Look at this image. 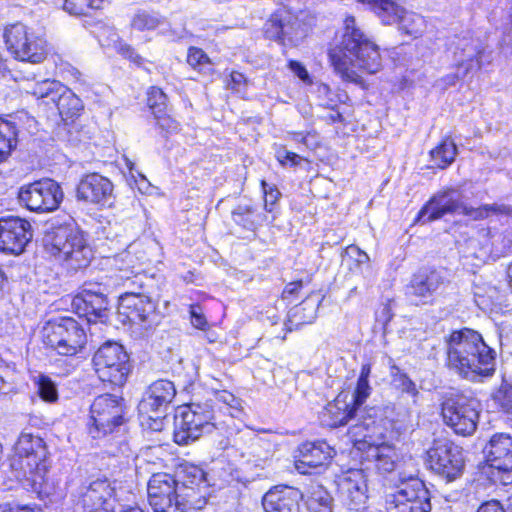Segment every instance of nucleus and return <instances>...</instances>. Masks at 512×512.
<instances>
[{
  "label": "nucleus",
  "instance_id": "1",
  "mask_svg": "<svg viewBox=\"0 0 512 512\" xmlns=\"http://www.w3.org/2000/svg\"><path fill=\"white\" fill-rule=\"evenodd\" d=\"M342 42L329 50V59L334 71L347 82L362 83L356 69L370 74L382 67L378 46L357 25L353 16L346 17Z\"/></svg>",
  "mask_w": 512,
  "mask_h": 512
},
{
  "label": "nucleus",
  "instance_id": "2",
  "mask_svg": "<svg viewBox=\"0 0 512 512\" xmlns=\"http://www.w3.org/2000/svg\"><path fill=\"white\" fill-rule=\"evenodd\" d=\"M495 351L472 329L454 331L447 339L448 367L460 376L475 381L492 376L495 371Z\"/></svg>",
  "mask_w": 512,
  "mask_h": 512
},
{
  "label": "nucleus",
  "instance_id": "3",
  "mask_svg": "<svg viewBox=\"0 0 512 512\" xmlns=\"http://www.w3.org/2000/svg\"><path fill=\"white\" fill-rule=\"evenodd\" d=\"M46 248L67 270L74 272L87 268L94 258L93 249L83 233L74 229L57 230Z\"/></svg>",
  "mask_w": 512,
  "mask_h": 512
},
{
  "label": "nucleus",
  "instance_id": "4",
  "mask_svg": "<svg viewBox=\"0 0 512 512\" xmlns=\"http://www.w3.org/2000/svg\"><path fill=\"white\" fill-rule=\"evenodd\" d=\"M216 428L212 400L191 402L182 406L174 420V441L188 445Z\"/></svg>",
  "mask_w": 512,
  "mask_h": 512
},
{
  "label": "nucleus",
  "instance_id": "5",
  "mask_svg": "<svg viewBox=\"0 0 512 512\" xmlns=\"http://www.w3.org/2000/svg\"><path fill=\"white\" fill-rule=\"evenodd\" d=\"M375 429L376 421L369 415L364 425L352 424L348 434L354 446L364 453L366 460L373 462L379 471L390 473L396 468L399 455L393 445L384 442L378 444L373 440Z\"/></svg>",
  "mask_w": 512,
  "mask_h": 512
},
{
  "label": "nucleus",
  "instance_id": "6",
  "mask_svg": "<svg viewBox=\"0 0 512 512\" xmlns=\"http://www.w3.org/2000/svg\"><path fill=\"white\" fill-rule=\"evenodd\" d=\"M43 342L58 354L72 356L86 343V334L73 318L64 317L48 321L42 329Z\"/></svg>",
  "mask_w": 512,
  "mask_h": 512
},
{
  "label": "nucleus",
  "instance_id": "7",
  "mask_svg": "<svg viewBox=\"0 0 512 512\" xmlns=\"http://www.w3.org/2000/svg\"><path fill=\"white\" fill-rule=\"evenodd\" d=\"M3 38L8 51L18 60L41 63L48 54L46 40L22 23L6 26Z\"/></svg>",
  "mask_w": 512,
  "mask_h": 512
},
{
  "label": "nucleus",
  "instance_id": "8",
  "mask_svg": "<svg viewBox=\"0 0 512 512\" xmlns=\"http://www.w3.org/2000/svg\"><path fill=\"white\" fill-rule=\"evenodd\" d=\"M93 365L99 379L114 385H123L130 372L129 355L117 342L101 345L93 356Z\"/></svg>",
  "mask_w": 512,
  "mask_h": 512
},
{
  "label": "nucleus",
  "instance_id": "9",
  "mask_svg": "<svg viewBox=\"0 0 512 512\" xmlns=\"http://www.w3.org/2000/svg\"><path fill=\"white\" fill-rule=\"evenodd\" d=\"M489 478L503 489L512 490V436L495 433L485 446Z\"/></svg>",
  "mask_w": 512,
  "mask_h": 512
},
{
  "label": "nucleus",
  "instance_id": "10",
  "mask_svg": "<svg viewBox=\"0 0 512 512\" xmlns=\"http://www.w3.org/2000/svg\"><path fill=\"white\" fill-rule=\"evenodd\" d=\"M124 413L123 399L103 394L94 399L90 406V416L87 422L89 435L98 439L111 433L122 423Z\"/></svg>",
  "mask_w": 512,
  "mask_h": 512
},
{
  "label": "nucleus",
  "instance_id": "11",
  "mask_svg": "<svg viewBox=\"0 0 512 512\" xmlns=\"http://www.w3.org/2000/svg\"><path fill=\"white\" fill-rule=\"evenodd\" d=\"M61 186L50 178L25 184L19 188V203L30 211L46 213L55 211L63 200Z\"/></svg>",
  "mask_w": 512,
  "mask_h": 512
},
{
  "label": "nucleus",
  "instance_id": "12",
  "mask_svg": "<svg viewBox=\"0 0 512 512\" xmlns=\"http://www.w3.org/2000/svg\"><path fill=\"white\" fill-rule=\"evenodd\" d=\"M389 502L396 512H430V494L424 483L415 477L399 474L395 491L390 494Z\"/></svg>",
  "mask_w": 512,
  "mask_h": 512
},
{
  "label": "nucleus",
  "instance_id": "13",
  "mask_svg": "<svg viewBox=\"0 0 512 512\" xmlns=\"http://www.w3.org/2000/svg\"><path fill=\"white\" fill-rule=\"evenodd\" d=\"M430 468L438 475L453 481L463 473L465 460L463 449L447 439H437L427 451Z\"/></svg>",
  "mask_w": 512,
  "mask_h": 512
},
{
  "label": "nucleus",
  "instance_id": "14",
  "mask_svg": "<svg viewBox=\"0 0 512 512\" xmlns=\"http://www.w3.org/2000/svg\"><path fill=\"white\" fill-rule=\"evenodd\" d=\"M372 6L376 15L383 24L399 23L400 29L414 38L422 36L426 29L425 19L413 12H407L395 0H358Z\"/></svg>",
  "mask_w": 512,
  "mask_h": 512
},
{
  "label": "nucleus",
  "instance_id": "15",
  "mask_svg": "<svg viewBox=\"0 0 512 512\" xmlns=\"http://www.w3.org/2000/svg\"><path fill=\"white\" fill-rule=\"evenodd\" d=\"M442 417L445 424L456 434L471 435L476 430L479 417L477 403L464 396L447 398L442 403Z\"/></svg>",
  "mask_w": 512,
  "mask_h": 512
},
{
  "label": "nucleus",
  "instance_id": "16",
  "mask_svg": "<svg viewBox=\"0 0 512 512\" xmlns=\"http://www.w3.org/2000/svg\"><path fill=\"white\" fill-rule=\"evenodd\" d=\"M120 308L130 322L139 325L144 330L154 328L161 320L156 303L150 297L140 293L127 291L122 294Z\"/></svg>",
  "mask_w": 512,
  "mask_h": 512
},
{
  "label": "nucleus",
  "instance_id": "17",
  "mask_svg": "<svg viewBox=\"0 0 512 512\" xmlns=\"http://www.w3.org/2000/svg\"><path fill=\"white\" fill-rule=\"evenodd\" d=\"M178 482L167 473L153 474L148 482L149 504L154 512L177 511Z\"/></svg>",
  "mask_w": 512,
  "mask_h": 512
},
{
  "label": "nucleus",
  "instance_id": "18",
  "mask_svg": "<svg viewBox=\"0 0 512 512\" xmlns=\"http://www.w3.org/2000/svg\"><path fill=\"white\" fill-rule=\"evenodd\" d=\"M32 238L30 222L19 217L0 219V251L19 255Z\"/></svg>",
  "mask_w": 512,
  "mask_h": 512
},
{
  "label": "nucleus",
  "instance_id": "19",
  "mask_svg": "<svg viewBox=\"0 0 512 512\" xmlns=\"http://www.w3.org/2000/svg\"><path fill=\"white\" fill-rule=\"evenodd\" d=\"M338 494L350 510L359 511L365 508L367 495V480L362 470H350L337 480Z\"/></svg>",
  "mask_w": 512,
  "mask_h": 512
},
{
  "label": "nucleus",
  "instance_id": "20",
  "mask_svg": "<svg viewBox=\"0 0 512 512\" xmlns=\"http://www.w3.org/2000/svg\"><path fill=\"white\" fill-rule=\"evenodd\" d=\"M348 395L339 394L329 402L320 413V421L324 426L335 428L355 421L354 424L364 425L369 416L361 415L357 408L347 401Z\"/></svg>",
  "mask_w": 512,
  "mask_h": 512
},
{
  "label": "nucleus",
  "instance_id": "21",
  "mask_svg": "<svg viewBox=\"0 0 512 512\" xmlns=\"http://www.w3.org/2000/svg\"><path fill=\"white\" fill-rule=\"evenodd\" d=\"M455 194L454 189H447L433 196L420 210L416 222L425 224L452 213H462L464 215V209L469 207L464 205Z\"/></svg>",
  "mask_w": 512,
  "mask_h": 512
},
{
  "label": "nucleus",
  "instance_id": "22",
  "mask_svg": "<svg viewBox=\"0 0 512 512\" xmlns=\"http://www.w3.org/2000/svg\"><path fill=\"white\" fill-rule=\"evenodd\" d=\"M176 395L174 383L159 379L151 383L139 403V411L142 414L164 413L172 403Z\"/></svg>",
  "mask_w": 512,
  "mask_h": 512
},
{
  "label": "nucleus",
  "instance_id": "23",
  "mask_svg": "<svg viewBox=\"0 0 512 512\" xmlns=\"http://www.w3.org/2000/svg\"><path fill=\"white\" fill-rule=\"evenodd\" d=\"M114 488L106 478L89 483L81 494V504L85 512L114 511Z\"/></svg>",
  "mask_w": 512,
  "mask_h": 512
},
{
  "label": "nucleus",
  "instance_id": "24",
  "mask_svg": "<svg viewBox=\"0 0 512 512\" xmlns=\"http://www.w3.org/2000/svg\"><path fill=\"white\" fill-rule=\"evenodd\" d=\"M188 474L192 476L189 481L191 485L189 486L187 482H182L181 486L178 485L176 507L177 510L182 512L200 510L207 503L205 496L200 493V487L205 480L203 470L198 467H191Z\"/></svg>",
  "mask_w": 512,
  "mask_h": 512
},
{
  "label": "nucleus",
  "instance_id": "25",
  "mask_svg": "<svg viewBox=\"0 0 512 512\" xmlns=\"http://www.w3.org/2000/svg\"><path fill=\"white\" fill-rule=\"evenodd\" d=\"M302 498L296 488L276 486L265 493L262 506L265 512H301Z\"/></svg>",
  "mask_w": 512,
  "mask_h": 512
},
{
  "label": "nucleus",
  "instance_id": "26",
  "mask_svg": "<svg viewBox=\"0 0 512 512\" xmlns=\"http://www.w3.org/2000/svg\"><path fill=\"white\" fill-rule=\"evenodd\" d=\"M112 182L97 173L83 177L77 186V198L93 204H105L112 198Z\"/></svg>",
  "mask_w": 512,
  "mask_h": 512
},
{
  "label": "nucleus",
  "instance_id": "27",
  "mask_svg": "<svg viewBox=\"0 0 512 512\" xmlns=\"http://www.w3.org/2000/svg\"><path fill=\"white\" fill-rule=\"evenodd\" d=\"M32 456L14 454L10 459V468L14 477L20 482H26L33 489L41 486L46 473L44 461L32 464Z\"/></svg>",
  "mask_w": 512,
  "mask_h": 512
},
{
  "label": "nucleus",
  "instance_id": "28",
  "mask_svg": "<svg viewBox=\"0 0 512 512\" xmlns=\"http://www.w3.org/2000/svg\"><path fill=\"white\" fill-rule=\"evenodd\" d=\"M333 449L326 442H305L299 447L296 469L306 474V468H317L332 457Z\"/></svg>",
  "mask_w": 512,
  "mask_h": 512
},
{
  "label": "nucleus",
  "instance_id": "29",
  "mask_svg": "<svg viewBox=\"0 0 512 512\" xmlns=\"http://www.w3.org/2000/svg\"><path fill=\"white\" fill-rule=\"evenodd\" d=\"M483 49L479 40L472 38L460 39L455 48L454 57L463 74H468L481 67Z\"/></svg>",
  "mask_w": 512,
  "mask_h": 512
},
{
  "label": "nucleus",
  "instance_id": "30",
  "mask_svg": "<svg viewBox=\"0 0 512 512\" xmlns=\"http://www.w3.org/2000/svg\"><path fill=\"white\" fill-rule=\"evenodd\" d=\"M73 305L77 308L81 316H85L88 321L106 316L108 308L107 297L102 292H92L84 290L73 300Z\"/></svg>",
  "mask_w": 512,
  "mask_h": 512
},
{
  "label": "nucleus",
  "instance_id": "31",
  "mask_svg": "<svg viewBox=\"0 0 512 512\" xmlns=\"http://www.w3.org/2000/svg\"><path fill=\"white\" fill-rule=\"evenodd\" d=\"M444 282L445 277L441 271L422 269L411 280V293L427 299L437 292Z\"/></svg>",
  "mask_w": 512,
  "mask_h": 512
},
{
  "label": "nucleus",
  "instance_id": "32",
  "mask_svg": "<svg viewBox=\"0 0 512 512\" xmlns=\"http://www.w3.org/2000/svg\"><path fill=\"white\" fill-rule=\"evenodd\" d=\"M51 104L57 108L59 115L64 121L78 116L83 109L81 99L63 84L57 92L55 101H52Z\"/></svg>",
  "mask_w": 512,
  "mask_h": 512
},
{
  "label": "nucleus",
  "instance_id": "33",
  "mask_svg": "<svg viewBox=\"0 0 512 512\" xmlns=\"http://www.w3.org/2000/svg\"><path fill=\"white\" fill-rule=\"evenodd\" d=\"M321 300L318 297L309 296L302 303L292 308L289 312V330L298 328L304 324H311L317 317V311Z\"/></svg>",
  "mask_w": 512,
  "mask_h": 512
},
{
  "label": "nucleus",
  "instance_id": "34",
  "mask_svg": "<svg viewBox=\"0 0 512 512\" xmlns=\"http://www.w3.org/2000/svg\"><path fill=\"white\" fill-rule=\"evenodd\" d=\"M15 453L27 457L32 456V464H35L36 461L45 460L47 451L42 438L23 433L15 445Z\"/></svg>",
  "mask_w": 512,
  "mask_h": 512
},
{
  "label": "nucleus",
  "instance_id": "35",
  "mask_svg": "<svg viewBox=\"0 0 512 512\" xmlns=\"http://www.w3.org/2000/svg\"><path fill=\"white\" fill-rule=\"evenodd\" d=\"M290 25L284 22L281 15H273L265 24L264 32L267 38L279 41L283 44L293 42V34L288 31Z\"/></svg>",
  "mask_w": 512,
  "mask_h": 512
},
{
  "label": "nucleus",
  "instance_id": "36",
  "mask_svg": "<svg viewBox=\"0 0 512 512\" xmlns=\"http://www.w3.org/2000/svg\"><path fill=\"white\" fill-rule=\"evenodd\" d=\"M371 374V365L364 364L361 367L360 375L357 380L356 388L350 403L357 408V411L364 415V411L360 409V406L370 396L372 388L369 385V376Z\"/></svg>",
  "mask_w": 512,
  "mask_h": 512
},
{
  "label": "nucleus",
  "instance_id": "37",
  "mask_svg": "<svg viewBox=\"0 0 512 512\" xmlns=\"http://www.w3.org/2000/svg\"><path fill=\"white\" fill-rule=\"evenodd\" d=\"M431 159L441 169L448 167L455 160L457 147L450 138H445L437 147L430 151Z\"/></svg>",
  "mask_w": 512,
  "mask_h": 512
},
{
  "label": "nucleus",
  "instance_id": "38",
  "mask_svg": "<svg viewBox=\"0 0 512 512\" xmlns=\"http://www.w3.org/2000/svg\"><path fill=\"white\" fill-rule=\"evenodd\" d=\"M17 129L14 123L0 118V161L16 147Z\"/></svg>",
  "mask_w": 512,
  "mask_h": 512
},
{
  "label": "nucleus",
  "instance_id": "39",
  "mask_svg": "<svg viewBox=\"0 0 512 512\" xmlns=\"http://www.w3.org/2000/svg\"><path fill=\"white\" fill-rule=\"evenodd\" d=\"M61 86L62 83L59 81L46 79L33 84L26 91L36 98L41 99L44 104L50 105L52 101H55V97Z\"/></svg>",
  "mask_w": 512,
  "mask_h": 512
},
{
  "label": "nucleus",
  "instance_id": "40",
  "mask_svg": "<svg viewBox=\"0 0 512 512\" xmlns=\"http://www.w3.org/2000/svg\"><path fill=\"white\" fill-rule=\"evenodd\" d=\"M164 20L165 19L157 13L141 10L134 15L131 26L139 31L153 30L162 25Z\"/></svg>",
  "mask_w": 512,
  "mask_h": 512
},
{
  "label": "nucleus",
  "instance_id": "41",
  "mask_svg": "<svg viewBox=\"0 0 512 512\" xmlns=\"http://www.w3.org/2000/svg\"><path fill=\"white\" fill-rule=\"evenodd\" d=\"M512 211L510 206L505 204H486L478 208L470 207L464 209V215L471 217L473 220H480L487 218L491 214H505L508 215Z\"/></svg>",
  "mask_w": 512,
  "mask_h": 512
},
{
  "label": "nucleus",
  "instance_id": "42",
  "mask_svg": "<svg viewBox=\"0 0 512 512\" xmlns=\"http://www.w3.org/2000/svg\"><path fill=\"white\" fill-rule=\"evenodd\" d=\"M35 384L37 386V393L43 401L55 403L58 400L57 386L48 376H37Z\"/></svg>",
  "mask_w": 512,
  "mask_h": 512
},
{
  "label": "nucleus",
  "instance_id": "43",
  "mask_svg": "<svg viewBox=\"0 0 512 512\" xmlns=\"http://www.w3.org/2000/svg\"><path fill=\"white\" fill-rule=\"evenodd\" d=\"M391 377L393 384L398 390L412 396L413 398L418 395L419 392L416 384L407 376V374L403 373L399 367L395 365L391 367Z\"/></svg>",
  "mask_w": 512,
  "mask_h": 512
},
{
  "label": "nucleus",
  "instance_id": "44",
  "mask_svg": "<svg viewBox=\"0 0 512 512\" xmlns=\"http://www.w3.org/2000/svg\"><path fill=\"white\" fill-rule=\"evenodd\" d=\"M332 498L326 491H315L308 500L311 512H332Z\"/></svg>",
  "mask_w": 512,
  "mask_h": 512
},
{
  "label": "nucleus",
  "instance_id": "45",
  "mask_svg": "<svg viewBox=\"0 0 512 512\" xmlns=\"http://www.w3.org/2000/svg\"><path fill=\"white\" fill-rule=\"evenodd\" d=\"M188 64L199 72L210 70V59L206 53L197 47H190L187 55Z\"/></svg>",
  "mask_w": 512,
  "mask_h": 512
},
{
  "label": "nucleus",
  "instance_id": "46",
  "mask_svg": "<svg viewBox=\"0 0 512 512\" xmlns=\"http://www.w3.org/2000/svg\"><path fill=\"white\" fill-rule=\"evenodd\" d=\"M147 104L154 115L167 110V96L157 87H152L148 92Z\"/></svg>",
  "mask_w": 512,
  "mask_h": 512
},
{
  "label": "nucleus",
  "instance_id": "47",
  "mask_svg": "<svg viewBox=\"0 0 512 512\" xmlns=\"http://www.w3.org/2000/svg\"><path fill=\"white\" fill-rule=\"evenodd\" d=\"M495 404L505 413L512 411V386H501L494 394Z\"/></svg>",
  "mask_w": 512,
  "mask_h": 512
},
{
  "label": "nucleus",
  "instance_id": "48",
  "mask_svg": "<svg viewBox=\"0 0 512 512\" xmlns=\"http://www.w3.org/2000/svg\"><path fill=\"white\" fill-rule=\"evenodd\" d=\"M252 211L248 207H237L232 212L233 221L247 230H253L255 225L251 219Z\"/></svg>",
  "mask_w": 512,
  "mask_h": 512
},
{
  "label": "nucleus",
  "instance_id": "49",
  "mask_svg": "<svg viewBox=\"0 0 512 512\" xmlns=\"http://www.w3.org/2000/svg\"><path fill=\"white\" fill-rule=\"evenodd\" d=\"M133 262V257L129 253H122L114 257V266L121 272H124V275H120L121 279H125L126 282L129 281L130 277L127 275L129 272L131 274L134 273L133 268L130 264Z\"/></svg>",
  "mask_w": 512,
  "mask_h": 512
},
{
  "label": "nucleus",
  "instance_id": "50",
  "mask_svg": "<svg viewBox=\"0 0 512 512\" xmlns=\"http://www.w3.org/2000/svg\"><path fill=\"white\" fill-rule=\"evenodd\" d=\"M261 185L264 192L265 208L271 212L272 208H269V206H273L278 201L281 193L275 186L269 185L265 181H262Z\"/></svg>",
  "mask_w": 512,
  "mask_h": 512
},
{
  "label": "nucleus",
  "instance_id": "51",
  "mask_svg": "<svg viewBox=\"0 0 512 512\" xmlns=\"http://www.w3.org/2000/svg\"><path fill=\"white\" fill-rule=\"evenodd\" d=\"M189 312L192 325L197 329L206 330L208 322L203 314L202 308L199 305H191Z\"/></svg>",
  "mask_w": 512,
  "mask_h": 512
},
{
  "label": "nucleus",
  "instance_id": "52",
  "mask_svg": "<svg viewBox=\"0 0 512 512\" xmlns=\"http://www.w3.org/2000/svg\"><path fill=\"white\" fill-rule=\"evenodd\" d=\"M63 8L71 15H85L87 11V0H66Z\"/></svg>",
  "mask_w": 512,
  "mask_h": 512
},
{
  "label": "nucleus",
  "instance_id": "53",
  "mask_svg": "<svg viewBox=\"0 0 512 512\" xmlns=\"http://www.w3.org/2000/svg\"><path fill=\"white\" fill-rule=\"evenodd\" d=\"M157 125L167 132H173L178 129V123L167 114V110L163 113L154 115Z\"/></svg>",
  "mask_w": 512,
  "mask_h": 512
},
{
  "label": "nucleus",
  "instance_id": "54",
  "mask_svg": "<svg viewBox=\"0 0 512 512\" xmlns=\"http://www.w3.org/2000/svg\"><path fill=\"white\" fill-rule=\"evenodd\" d=\"M278 161L282 165L290 163L291 166H297L300 164L302 157L294 152L287 151L285 149L279 150L276 155Z\"/></svg>",
  "mask_w": 512,
  "mask_h": 512
},
{
  "label": "nucleus",
  "instance_id": "55",
  "mask_svg": "<svg viewBox=\"0 0 512 512\" xmlns=\"http://www.w3.org/2000/svg\"><path fill=\"white\" fill-rule=\"evenodd\" d=\"M118 53H120L125 58L137 63L140 65L142 63V57L138 55L135 50L126 43H120L117 48Z\"/></svg>",
  "mask_w": 512,
  "mask_h": 512
},
{
  "label": "nucleus",
  "instance_id": "56",
  "mask_svg": "<svg viewBox=\"0 0 512 512\" xmlns=\"http://www.w3.org/2000/svg\"><path fill=\"white\" fill-rule=\"evenodd\" d=\"M477 512H508L507 502L502 504L499 500H491L483 503Z\"/></svg>",
  "mask_w": 512,
  "mask_h": 512
},
{
  "label": "nucleus",
  "instance_id": "57",
  "mask_svg": "<svg viewBox=\"0 0 512 512\" xmlns=\"http://www.w3.org/2000/svg\"><path fill=\"white\" fill-rule=\"evenodd\" d=\"M246 84V78L240 72H231L229 79L227 80L226 86L228 89L239 91L242 86Z\"/></svg>",
  "mask_w": 512,
  "mask_h": 512
},
{
  "label": "nucleus",
  "instance_id": "58",
  "mask_svg": "<svg viewBox=\"0 0 512 512\" xmlns=\"http://www.w3.org/2000/svg\"><path fill=\"white\" fill-rule=\"evenodd\" d=\"M215 397L218 402L227 405L229 408L236 409L239 406L238 399L232 393H230L228 391L224 390V391L217 392Z\"/></svg>",
  "mask_w": 512,
  "mask_h": 512
},
{
  "label": "nucleus",
  "instance_id": "59",
  "mask_svg": "<svg viewBox=\"0 0 512 512\" xmlns=\"http://www.w3.org/2000/svg\"><path fill=\"white\" fill-rule=\"evenodd\" d=\"M289 68L299 79L304 82H310L308 71L301 63L297 61H290Z\"/></svg>",
  "mask_w": 512,
  "mask_h": 512
},
{
  "label": "nucleus",
  "instance_id": "60",
  "mask_svg": "<svg viewBox=\"0 0 512 512\" xmlns=\"http://www.w3.org/2000/svg\"><path fill=\"white\" fill-rule=\"evenodd\" d=\"M467 74H463V69H459V67L457 66V72L454 73V74H448L446 75L442 81H444L445 85L446 86H452V85H455V83L457 82L458 79L466 76Z\"/></svg>",
  "mask_w": 512,
  "mask_h": 512
},
{
  "label": "nucleus",
  "instance_id": "61",
  "mask_svg": "<svg viewBox=\"0 0 512 512\" xmlns=\"http://www.w3.org/2000/svg\"><path fill=\"white\" fill-rule=\"evenodd\" d=\"M302 287V282L301 281H297V282H292V283H289L284 291H283V294L286 295V294H294L296 293L300 288Z\"/></svg>",
  "mask_w": 512,
  "mask_h": 512
},
{
  "label": "nucleus",
  "instance_id": "62",
  "mask_svg": "<svg viewBox=\"0 0 512 512\" xmlns=\"http://www.w3.org/2000/svg\"><path fill=\"white\" fill-rule=\"evenodd\" d=\"M350 250L357 252V255H358L357 262L358 263H367L369 261V256L367 255V253L361 251L358 247H350Z\"/></svg>",
  "mask_w": 512,
  "mask_h": 512
},
{
  "label": "nucleus",
  "instance_id": "63",
  "mask_svg": "<svg viewBox=\"0 0 512 512\" xmlns=\"http://www.w3.org/2000/svg\"><path fill=\"white\" fill-rule=\"evenodd\" d=\"M504 492L507 493V497L505 499V502H507V509L508 512H512V490H510V487L503 489Z\"/></svg>",
  "mask_w": 512,
  "mask_h": 512
},
{
  "label": "nucleus",
  "instance_id": "64",
  "mask_svg": "<svg viewBox=\"0 0 512 512\" xmlns=\"http://www.w3.org/2000/svg\"><path fill=\"white\" fill-rule=\"evenodd\" d=\"M118 512H144L139 506H123Z\"/></svg>",
  "mask_w": 512,
  "mask_h": 512
}]
</instances>
